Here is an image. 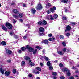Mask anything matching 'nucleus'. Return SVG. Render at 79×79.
Listing matches in <instances>:
<instances>
[{
    "label": "nucleus",
    "mask_w": 79,
    "mask_h": 79,
    "mask_svg": "<svg viewBox=\"0 0 79 79\" xmlns=\"http://www.w3.org/2000/svg\"><path fill=\"white\" fill-rule=\"evenodd\" d=\"M40 35H45V33L43 32L41 33H40Z\"/></svg>",
    "instance_id": "obj_42"
},
{
    "label": "nucleus",
    "mask_w": 79,
    "mask_h": 79,
    "mask_svg": "<svg viewBox=\"0 0 79 79\" xmlns=\"http://www.w3.org/2000/svg\"><path fill=\"white\" fill-rule=\"evenodd\" d=\"M16 72V69H14L13 70V73L14 74H15Z\"/></svg>",
    "instance_id": "obj_37"
},
{
    "label": "nucleus",
    "mask_w": 79,
    "mask_h": 79,
    "mask_svg": "<svg viewBox=\"0 0 79 79\" xmlns=\"http://www.w3.org/2000/svg\"><path fill=\"white\" fill-rule=\"evenodd\" d=\"M20 21V22H23V19H19Z\"/></svg>",
    "instance_id": "obj_64"
},
{
    "label": "nucleus",
    "mask_w": 79,
    "mask_h": 79,
    "mask_svg": "<svg viewBox=\"0 0 79 79\" xmlns=\"http://www.w3.org/2000/svg\"><path fill=\"white\" fill-rule=\"evenodd\" d=\"M13 12L15 14H16V13H18V10L16 9H15L13 10Z\"/></svg>",
    "instance_id": "obj_20"
},
{
    "label": "nucleus",
    "mask_w": 79,
    "mask_h": 79,
    "mask_svg": "<svg viewBox=\"0 0 79 79\" xmlns=\"http://www.w3.org/2000/svg\"><path fill=\"white\" fill-rule=\"evenodd\" d=\"M52 74L53 75V76H56V75H57V73L56 72H53L52 73Z\"/></svg>",
    "instance_id": "obj_28"
},
{
    "label": "nucleus",
    "mask_w": 79,
    "mask_h": 79,
    "mask_svg": "<svg viewBox=\"0 0 79 79\" xmlns=\"http://www.w3.org/2000/svg\"><path fill=\"white\" fill-rule=\"evenodd\" d=\"M58 53L59 55H64V52L63 51H58Z\"/></svg>",
    "instance_id": "obj_14"
},
{
    "label": "nucleus",
    "mask_w": 79,
    "mask_h": 79,
    "mask_svg": "<svg viewBox=\"0 0 79 79\" xmlns=\"http://www.w3.org/2000/svg\"><path fill=\"white\" fill-rule=\"evenodd\" d=\"M1 44L2 45H6V43L4 41L2 42Z\"/></svg>",
    "instance_id": "obj_24"
},
{
    "label": "nucleus",
    "mask_w": 79,
    "mask_h": 79,
    "mask_svg": "<svg viewBox=\"0 0 79 79\" xmlns=\"http://www.w3.org/2000/svg\"><path fill=\"white\" fill-rule=\"evenodd\" d=\"M51 65V63H50V61H48L47 62V65L48 66H50Z\"/></svg>",
    "instance_id": "obj_26"
},
{
    "label": "nucleus",
    "mask_w": 79,
    "mask_h": 79,
    "mask_svg": "<svg viewBox=\"0 0 79 79\" xmlns=\"http://www.w3.org/2000/svg\"><path fill=\"white\" fill-rule=\"evenodd\" d=\"M54 18L55 19H56V18H58V15H57V14H54Z\"/></svg>",
    "instance_id": "obj_31"
},
{
    "label": "nucleus",
    "mask_w": 79,
    "mask_h": 79,
    "mask_svg": "<svg viewBox=\"0 0 79 79\" xmlns=\"http://www.w3.org/2000/svg\"><path fill=\"white\" fill-rule=\"evenodd\" d=\"M28 76L29 77H32V75L31 74H29L28 75Z\"/></svg>",
    "instance_id": "obj_63"
},
{
    "label": "nucleus",
    "mask_w": 79,
    "mask_h": 79,
    "mask_svg": "<svg viewBox=\"0 0 79 79\" xmlns=\"http://www.w3.org/2000/svg\"><path fill=\"white\" fill-rule=\"evenodd\" d=\"M59 66L60 67H63V64H61V63H60L59 64Z\"/></svg>",
    "instance_id": "obj_50"
},
{
    "label": "nucleus",
    "mask_w": 79,
    "mask_h": 79,
    "mask_svg": "<svg viewBox=\"0 0 79 79\" xmlns=\"http://www.w3.org/2000/svg\"><path fill=\"white\" fill-rule=\"evenodd\" d=\"M40 73V72L39 71H36L35 73L36 74H39Z\"/></svg>",
    "instance_id": "obj_52"
},
{
    "label": "nucleus",
    "mask_w": 79,
    "mask_h": 79,
    "mask_svg": "<svg viewBox=\"0 0 79 79\" xmlns=\"http://www.w3.org/2000/svg\"><path fill=\"white\" fill-rule=\"evenodd\" d=\"M38 24L39 25H41V24L42 25V22L41 21H39L38 22Z\"/></svg>",
    "instance_id": "obj_41"
},
{
    "label": "nucleus",
    "mask_w": 79,
    "mask_h": 79,
    "mask_svg": "<svg viewBox=\"0 0 79 79\" xmlns=\"http://www.w3.org/2000/svg\"><path fill=\"white\" fill-rule=\"evenodd\" d=\"M25 65V62L24 61H23L22 62V65L24 66Z\"/></svg>",
    "instance_id": "obj_39"
},
{
    "label": "nucleus",
    "mask_w": 79,
    "mask_h": 79,
    "mask_svg": "<svg viewBox=\"0 0 79 79\" xmlns=\"http://www.w3.org/2000/svg\"><path fill=\"white\" fill-rule=\"evenodd\" d=\"M62 19L63 20H66L67 19V18L64 16L63 17Z\"/></svg>",
    "instance_id": "obj_34"
},
{
    "label": "nucleus",
    "mask_w": 79,
    "mask_h": 79,
    "mask_svg": "<svg viewBox=\"0 0 79 79\" xmlns=\"http://www.w3.org/2000/svg\"><path fill=\"white\" fill-rule=\"evenodd\" d=\"M29 64L30 66H34V64L32 62V60H30L29 61Z\"/></svg>",
    "instance_id": "obj_5"
},
{
    "label": "nucleus",
    "mask_w": 79,
    "mask_h": 79,
    "mask_svg": "<svg viewBox=\"0 0 79 79\" xmlns=\"http://www.w3.org/2000/svg\"><path fill=\"white\" fill-rule=\"evenodd\" d=\"M26 47H23L21 48V49L22 51H24V50H26Z\"/></svg>",
    "instance_id": "obj_29"
},
{
    "label": "nucleus",
    "mask_w": 79,
    "mask_h": 79,
    "mask_svg": "<svg viewBox=\"0 0 79 79\" xmlns=\"http://www.w3.org/2000/svg\"><path fill=\"white\" fill-rule=\"evenodd\" d=\"M61 2L64 3H67L68 2V0H61Z\"/></svg>",
    "instance_id": "obj_11"
},
{
    "label": "nucleus",
    "mask_w": 79,
    "mask_h": 79,
    "mask_svg": "<svg viewBox=\"0 0 79 79\" xmlns=\"http://www.w3.org/2000/svg\"><path fill=\"white\" fill-rule=\"evenodd\" d=\"M36 69L39 71H42V69H40V68L39 67H37Z\"/></svg>",
    "instance_id": "obj_35"
},
{
    "label": "nucleus",
    "mask_w": 79,
    "mask_h": 79,
    "mask_svg": "<svg viewBox=\"0 0 79 79\" xmlns=\"http://www.w3.org/2000/svg\"><path fill=\"white\" fill-rule=\"evenodd\" d=\"M60 39H63L64 38V37L62 35H60Z\"/></svg>",
    "instance_id": "obj_32"
},
{
    "label": "nucleus",
    "mask_w": 79,
    "mask_h": 79,
    "mask_svg": "<svg viewBox=\"0 0 79 79\" xmlns=\"http://www.w3.org/2000/svg\"><path fill=\"white\" fill-rule=\"evenodd\" d=\"M49 70H52V69H53V67H52V66H50L49 67Z\"/></svg>",
    "instance_id": "obj_38"
},
{
    "label": "nucleus",
    "mask_w": 79,
    "mask_h": 79,
    "mask_svg": "<svg viewBox=\"0 0 79 79\" xmlns=\"http://www.w3.org/2000/svg\"><path fill=\"white\" fill-rule=\"evenodd\" d=\"M42 8V5L40 4V3H39L38 4V5L37 7H36V9L37 10H41Z\"/></svg>",
    "instance_id": "obj_3"
},
{
    "label": "nucleus",
    "mask_w": 79,
    "mask_h": 79,
    "mask_svg": "<svg viewBox=\"0 0 79 79\" xmlns=\"http://www.w3.org/2000/svg\"><path fill=\"white\" fill-rule=\"evenodd\" d=\"M43 43H44L45 44H48V40H45L43 41Z\"/></svg>",
    "instance_id": "obj_12"
},
{
    "label": "nucleus",
    "mask_w": 79,
    "mask_h": 79,
    "mask_svg": "<svg viewBox=\"0 0 79 79\" xmlns=\"http://www.w3.org/2000/svg\"><path fill=\"white\" fill-rule=\"evenodd\" d=\"M24 59L26 60H27L29 61V60H30V58L27 56H24Z\"/></svg>",
    "instance_id": "obj_21"
},
{
    "label": "nucleus",
    "mask_w": 79,
    "mask_h": 79,
    "mask_svg": "<svg viewBox=\"0 0 79 79\" xmlns=\"http://www.w3.org/2000/svg\"><path fill=\"white\" fill-rule=\"evenodd\" d=\"M53 79H57V77H55V76L53 77Z\"/></svg>",
    "instance_id": "obj_57"
},
{
    "label": "nucleus",
    "mask_w": 79,
    "mask_h": 79,
    "mask_svg": "<svg viewBox=\"0 0 79 79\" xmlns=\"http://www.w3.org/2000/svg\"><path fill=\"white\" fill-rule=\"evenodd\" d=\"M13 23H16V20H15V19H13Z\"/></svg>",
    "instance_id": "obj_53"
},
{
    "label": "nucleus",
    "mask_w": 79,
    "mask_h": 79,
    "mask_svg": "<svg viewBox=\"0 0 79 79\" xmlns=\"http://www.w3.org/2000/svg\"><path fill=\"white\" fill-rule=\"evenodd\" d=\"M10 35L12 36V35H14V33L12 32H11L10 33Z\"/></svg>",
    "instance_id": "obj_43"
},
{
    "label": "nucleus",
    "mask_w": 79,
    "mask_h": 79,
    "mask_svg": "<svg viewBox=\"0 0 79 79\" xmlns=\"http://www.w3.org/2000/svg\"><path fill=\"white\" fill-rule=\"evenodd\" d=\"M48 40L49 41H52V40L55 41V38L54 37H52V38H49L48 39Z\"/></svg>",
    "instance_id": "obj_16"
},
{
    "label": "nucleus",
    "mask_w": 79,
    "mask_h": 79,
    "mask_svg": "<svg viewBox=\"0 0 79 79\" xmlns=\"http://www.w3.org/2000/svg\"><path fill=\"white\" fill-rule=\"evenodd\" d=\"M71 24H73V25H75V23L74 22H72L71 23Z\"/></svg>",
    "instance_id": "obj_55"
},
{
    "label": "nucleus",
    "mask_w": 79,
    "mask_h": 79,
    "mask_svg": "<svg viewBox=\"0 0 79 79\" xmlns=\"http://www.w3.org/2000/svg\"><path fill=\"white\" fill-rule=\"evenodd\" d=\"M34 2H31V5H34Z\"/></svg>",
    "instance_id": "obj_60"
},
{
    "label": "nucleus",
    "mask_w": 79,
    "mask_h": 79,
    "mask_svg": "<svg viewBox=\"0 0 79 79\" xmlns=\"http://www.w3.org/2000/svg\"><path fill=\"white\" fill-rule=\"evenodd\" d=\"M66 50V48H64L63 49V52H65Z\"/></svg>",
    "instance_id": "obj_46"
},
{
    "label": "nucleus",
    "mask_w": 79,
    "mask_h": 79,
    "mask_svg": "<svg viewBox=\"0 0 79 79\" xmlns=\"http://www.w3.org/2000/svg\"><path fill=\"white\" fill-rule=\"evenodd\" d=\"M0 72L2 74H3L5 73L4 70H3V69L2 67L0 68Z\"/></svg>",
    "instance_id": "obj_10"
},
{
    "label": "nucleus",
    "mask_w": 79,
    "mask_h": 79,
    "mask_svg": "<svg viewBox=\"0 0 79 79\" xmlns=\"http://www.w3.org/2000/svg\"><path fill=\"white\" fill-rule=\"evenodd\" d=\"M30 48V47L29 45H27L26 46V48L27 49V50H29V48Z\"/></svg>",
    "instance_id": "obj_40"
},
{
    "label": "nucleus",
    "mask_w": 79,
    "mask_h": 79,
    "mask_svg": "<svg viewBox=\"0 0 79 79\" xmlns=\"http://www.w3.org/2000/svg\"><path fill=\"white\" fill-rule=\"evenodd\" d=\"M43 53H45V49H44L43 50Z\"/></svg>",
    "instance_id": "obj_59"
},
{
    "label": "nucleus",
    "mask_w": 79,
    "mask_h": 79,
    "mask_svg": "<svg viewBox=\"0 0 79 79\" xmlns=\"http://www.w3.org/2000/svg\"><path fill=\"white\" fill-rule=\"evenodd\" d=\"M26 4H23V7H26Z\"/></svg>",
    "instance_id": "obj_58"
},
{
    "label": "nucleus",
    "mask_w": 79,
    "mask_h": 79,
    "mask_svg": "<svg viewBox=\"0 0 79 79\" xmlns=\"http://www.w3.org/2000/svg\"><path fill=\"white\" fill-rule=\"evenodd\" d=\"M7 62L8 63H10V62H11V60H7Z\"/></svg>",
    "instance_id": "obj_61"
},
{
    "label": "nucleus",
    "mask_w": 79,
    "mask_h": 79,
    "mask_svg": "<svg viewBox=\"0 0 79 79\" xmlns=\"http://www.w3.org/2000/svg\"><path fill=\"white\" fill-rule=\"evenodd\" d=\"M28 50L29 52H32L34 51V49H33V48L31 47H30Z\"/></svg>",
    "instance_id": "obj_22"
},
{
    "label": "nucleus",
    "mask_w": 79,
    "mask_h": 79,
    "mask_svg": "<svg viewBox=\"0 0 79 79\" xmlns=\"http://www.w3.org/2000/svg\"><path fill=\"white\" fill-rule=\"evenodd\" d=\"M51 4L49 3H48L46 6V8H48L50 6Z\"/></svg>",
    "instance_id": "obj_13"
},
{
    "label": "nucleus",
    "mask_w": 79,
    "mask_h": 79,
    "mask_svg": "<svg viewBox=\"0 0 79 79\" xmlns=\"http://www.w3.org/2000/svg\"><path fill=\"white\" fill-rule=\"evenodd\" d=\"M46 24H47V22L45 20H43L42 22V25H46Z\"/></svg>",
    "instance_id": "obj_19"
},
{
    "label": "nucleus",
    "mask_w": 79,
    "mask_h": 79,
    "mask_svg": "<svg viewBox=\"0 0 79 79\" xmlns=\"http://www.w3.org/2000/svg\"><path fill=\"white\" fill-rule=\"evenodd\" d=\"M65 9V13H67V12H69V11L68 10V8L65 7L64 8Z\"/></svg>",
    "instance_id": "obj_27"
},
{
    "label": "nucleus",
    "mask_w": 79,
    "mask_h": 79,
    "mask_svg": "<svg viewBox=\"0 0 79 79\" xmlns=\"http://www.w3.org/2000/svg\"><path fill=\"white\" fill-rule=\"evenodd\" d=\"M14 37H15V39H16V38H18V36L17 35H15L14 36Z\"/></svg>",
    "instance_id": "obj_56"
},
{
    "label": "nucleus",
    "mask_w": 79,
    "mask_h": 79,
    "mask_svg": "<svg viewBox=\"0 0 79 79\" xmlns=\"http://www.w3.org/2000/svg\"><path fill=\"white\" fill-rule=\"evenodd\" d=\"M5 49H6V53H7L8 55H9V54H11V53L12 52H11V50L6 49V48H5Z\"/></svg>",
    "instance_id": "obj_4"
},
{
    "label": "nucleus",
    "mask_w": 79,
    "mask_h": 79,
    "mask_svg": "<svg viewBox=\"0 0 79 79\" xmlns=\"http://www.w3.org/2000/svg\"><path fill=\"white\" fill-rule=\"evenodd\" d=\"M13 16L14 18H15L16 19H18V16L16 15H15V14L13 15Z\"/></svg>",
    "instance_id": "obj_25"
},
{
    "label": "nucleus",
    "mask_w": 79,
    "mask_h": 79,
    "mask_svg": "<svg viewBox=\"0 0 79 79\" xmlns=\"http://www.w3.org/2000/svg\"><path fill=\"white\" fill-rule=\"evenodd\" d=\"M71 27L69 26H67V27H66V30H65V32H66V31H70V30H71Z\"/></svg>",
    "instance_id": "obj_8"
},
{
    "label": "nucleus",
    "mask_w": 79,
    "mask_h": 79,
    "mask_svg": "<svg viewBox=\"0 0 79 79\" xmlns=\"http://www.w3.org/2000/svg\"><path fill=\"white\" fill-rule=\"evenodd\" d=\"M62 45H63V46L65 47L66 45V43H65L64 42H63L62 43Z\"/></svg>",
    "instance_id": "obj_44"
},
{
    "label": "nucleus",
    "mask_w": 79,
    "mask_h": 79,
    "mask_svg": "<svg viewBox=\"0 0 79 79\" xmlns=\"http://www.w3.org/2000/svg\"><path fill=\"white\" fill-rule=\"evenodd\" d=\"M45 60H46V61H49L50 60V59H49L48 58L45 56L44 57Z\"/></svg>",
    "instance_id": "obj_23"
},
{
    "label": "nucleus",
    "mask_w": 79,
    "mask_h": 79,
    "mask_svg": "<svg viewBox=\"0 0 79 79\" xmlns=\"http://www.w3.org/2000/svg\"><path fill=\"white\" fill-rule=\"evenodd\" d=\"M18 52L19 53L21 54L22 53V52L21 51V50H19L18 51Z\"/></svg>",
    "instance_id": "obj_48"
},
{
    "label": "nucleus",
    "mask_w": 79,
    "mask_h": 79,
    "mask_svg": "<svg viewBox=\"0 0 79 79\" xmlns=\"http://www.w3.org/2000/svg\"><path fill=\"white\" fill-rule=\"evenodd\" d=\"M2 29H3V30L6 31H7V28H6V27L4 25H2Z\"/></svg>",
    "instance_id": "obj_18"
},
{
    "label": "nucleus",
    "mask_w": 79,
    "mask_h": 79,
    "mask_svg": "<svg viewBox=\"0 0 79 79\" xmlns=\"http://www.w3.org/2000/svg\"><path fill=\"white\" fill-rule=\"evenodd\" d=\"M36 48H37V49H39V50H40L41 49H42V48L40 47L39 46H37L36 47Z\"/></svg>",
    "instance_id": "obj_33"
},
{
    "label": "nucleus",
    "mask_w": 79,
    "mask_h": 79,
    "mask_svg": "<svg viewBox=\"0 0 79 79\" xmlns=\"http://www.w3.org/2000/svg\"><path fill=\"white\" fill-rule=\"evenodd\" d=\"M45 30L44 28L42 27H40L39 29V31L40 32H44Z\"/></svg>",
    "instance_id": "obj_7"
},
{
    "label": "nucleus",
    "mask_w": 79,
    "mask_h": 79,
    "mask_svg": "<svg viewBox=\"0 0 79 79\" xmlns=\"http://www.w3.org/2000/svg\"><path fill=\"white\" fill-rule=\"evenodd\" d=\"M55 10H56V7H54L52 8H51L50 9V11L52 13H54V12H55Z\"/></svg>",
    "instance_id": "obj_6"
},
{
    "label": "nucleus",
    "mask_w": 79,
    "mask_h": 79,
    "mask_svg": "<svg viewBox=\"0 0 79 79\" xmlns=\"http://www.w3.org/2000/svg\"><path fill=\"white\" fill-rule=\"evenodd\" d=\"M26 38H27V36H24L23 37V38L24 39H26Z\"/></svg>",
    "instance_id": "obj_62"
},
{
    "label": "nucleus",
    "mask_w": 79,
    "mask_h": 79,
    "mask_svg": "<svg viewBox=\"0 0 79 79\" xmlns=\"http://www.w3.org/2000/svg\"><path fill=\"white\" fill-rule=\"evenodd\" d=\"M52 34L50 33L48 34V36L49 37H52Z\"/></svg>",
    "instance_id": "obj_45"
},
{
    "label": "nucleus",
    "mask_w": 79,
    "mask_h": 79,
    "mask_svg": "<svg viewBox=\"0 0 79 79\" xmlns=\"http://www.w3.org/2000/svg\"><path fill=\"white\" fill-rule=\"evenodd\" d=\"M69 79H74V77L73 76H71L70 77Z\"/></svg>",
    "instance_id": "obj_49"
},
{
    "label": "nucleus",
    "mask_w": 79,
    "mask_h": 79,
    "mask_svg": "<svg viewBox=\"0 0 79 79\" xmlns=\"http://www.w3.org/2000/svg\"><path fill=\"white\" fill-rule=\"evenodd\" d=\"M61 79H65V78L63 76H62L60 77Z\"/></svg>",
    "instance_id": "obj_47"
},
{
    "label": "nucleus",
    "mask_w": 79,
    "mask_h": 79,
    "mask_svg": "<svg viewBox=\"0 0 79 79\" xmlns=\"http://www.w3.org/2000/svg\"><path fill=\"white\" fill-rule=\"evenodd\" d=\"M37 50L36 49H35V50L33 51V54H34V55H35V53H36V52H37Z\"/></svg>",
    "instance_id": "obj_36"
},
{
    "label": "nucleus",
    "mask_w": 79,
    "mask_h": 79,
    "mask_svg": "<svg viewBox=\"0 0 79 79\" xmlns=\"http://www.w3.org/2000/svg\"><path fill=\"white\" fill-rule=\"evenodd\" d=\"M47 13L48 14H50V11L48 10L47 11Z\"/></svg>",
    "instance_id": "obj_51"
},
{
    "label": "nucleus",
    "mask_w": 79,
    "mask_h": 79,
    "mask_svg": "<svg viewBox=\"0 0 79 79\" xmlns=\"http://www.w3.org/2000/svg\"><path fill=\"white\" fill-rule=\"evenodd\" d=\"M18 16L19 18H22L23 16V14L21 13H19Z\"/></svg>",
    "instance_id": "obj_17"
},
{
    "label": "nucleus",
    "mask_w": 79,
    "mask_h": 79,
    "mask_svg": "<svg viewBox=\"0 0 79 79\" xmlns=\"http://www.w3.org/2000/svg\"><path fill=\"white\" fill-rule=\"evenodd\" d=\"M31 12L33 13V14H35V12H36V10H35L34 9H32L31 10Z\"/></svg>",
    "instance_id": "obj_15"
},
{
    "label": "nucleus",
    "mask_w": 79,
    "mask_h": 79,
    "mask_svg": "<svg viewBox=\"0 0 79 79\" xmlns=\"http://www.w3.org/2000/svg\"><path fill=\"white\" fill-rule=\"evenodd\" d=\"M66 36H69V35H70V34L69 33H67V34H66Z\"/></svg>",
    "instance_id": "obj_54"
},
{
    "label": "nucleus",
    "mask_w": 79,
    "mask_h": 79,
    "mask_svg": "<svg viewBox=\"0 0 79 79\" xmlns=\"http://www.w3.org/2000/svg\"><path fill=\"white\" fill-rule=\"evenodd\" d=\"M6 26L8 29H12L13 26L10 23H6Z\"/></svg>",
    "instance_id": "obj_2"
},
{
    "label": "nucleus",
    "mask_w": 79,
    "mask_h": 79,
    "mask_svg": "<svg viewBox=\"0 0 79 79\" xmlns=\"http://www.w3.org/2000/svg\"><path fill=\"white\" fill-rule=\"evenodd\" d=\"M63 71L64 72L65 71H66V74L67 76H71V73H70V70H68V69L66 68H64L62 69Z\"/></svg>",
    "instance_id": "obj_1"
},
{
    "label": "nucleus",
    "mask_w": 79,
    "mask_h": 79,
    "mask_svg": "<svg viewBox=\"0 0 79 79\" xmlns=\"http://www.w3.org/2000/svg\"><path fill=\"white\" fill-rule=\"evenodd\" d=\"M50 19H51V20H54V18H53V15H51L50 16Z\"/></svg>",
    "instance_id": "obj_30"
},
{
    "label": "nucleus",
    "mask_w": 79,
    "mask_h": 79,
    "mask_svg": "<svg viewBox=\"0 0 79 79\" xmlns=\"http://www.w3.org/2000/svg\"><path fill=\"white\" fill-rule=\"evenodd\" d=\"M10 73L11 71H7L5 72V74L6 76H9Z\"/></svg>",
    "instance_id": "obj_9"
}]
</instances>
